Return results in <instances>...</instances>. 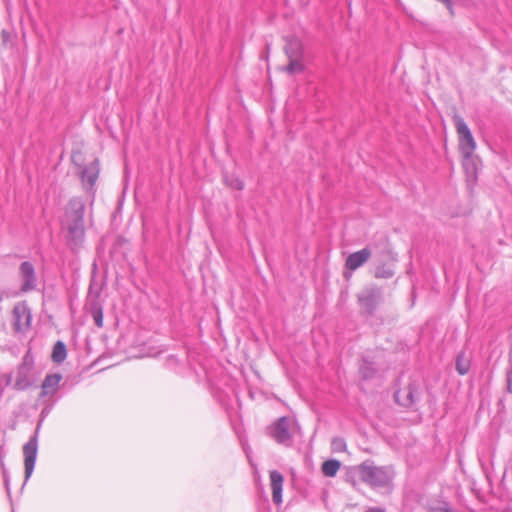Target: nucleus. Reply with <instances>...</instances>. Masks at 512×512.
<instances>
[{"mask_svg":"<svg viewBox=\"0 0 512 512\" xmlns=\"http://www.w3.org/2000/svg\"><path fill=\"white\" fill-rule=\"evenodd\" d=\"M67 356L66 346L62 341H57L53 347L52 360L55 363H62Z\"/></svg>","mask_w":512,"mask_h":512,"instance_id":"20","label":"nucleus"},{"mask_svg":"<svg viewBox=\"0 0 512 512\" xmlns=\"http://www.w3.org/2000/svg\"><path fill=\"white\" fill-rule=\"evenodd\" d=\"M20 276L22 280V291L28 292L36 288L37 278L35 275V269L31 263L25 261L21 264Z\"/></svg>","mask_w":512,"mask_h":512,"instance_id":"11","label":"nucleus"},{"mask_svg":"<svg viewBox=\"0 0 512 512\" xmlns=\"http://www.w3.org/2000/svg\"><path fill=\"white\" fill-rule=\"evenodd\" d=\"M270 482L273 502L279 505L282 503V489L284 478L280 472L273 470L270 472Z\"/></svg>","mask_w":512,"mask_h":512,"instance_id":"14","label":"nucleus"},{"mask_svg":"<svg viewBox=\"0 0 512 512\" xmlns=\"http://www.w3.org/2000/svg\"><path fill=\"white\" fill-rule=\"evenodd\" d=\"M350 477H356L374 490L391 488L394 470L391 466H377L373 461L367 460L354 466Z\"/></svg>","mask_w":512,"mask_h":512,"instance_id":"2","label":"nucleus"},{"mask_svg":"<svg viewBox=\"0 0 512 512\" xmlns=\"http://www.w3.org/2000/svg\"><path fill=\"white\" fill-rule=\"evenodd\" d=\"M5 485H6L7 490H9V483H8V479H5Z\"/></svg>","mask_w":512,"mask_h":512,"instance_id":"29","label":"nucleus"},{"mask_svg":"<svg viewBox=\"0 0 512 512\" xmlns=\"http://www.w3.org/2000/svg\"><path fill=\"white\" fill-rule=\"evenodd\" d=\"M225 184L235 190H242L244 188V182L234 174L224 175Z\"/></svg>","mask_w":512,"mask_h":512,"instance_id":"23","label":"nucleus"},{"mask_svg":"<svg viewBox=\"0 0 512 512\" xmlns=\"http://www.w3.org/2000/svg\"><path fill=\"white\" fill-rule=\"evenodd\" d=\"M395 273L394 258H390L388 261L377 265L374 270V276L376 278H391Z\"/></svg>","mask_w":512,"mask_h":512,"instance_id":"16","label":"nucleus"},{"mask_svg":"<svg viewBox=\"0 0 512 512\" xmlns=\"http://www.w3.org/2000/svg\"><path fill=\"white\" fill-rule=\"evenodd\" d=\"M365 512H385V511L381 508L373 507V508L367 509Z\"/></svg>","mask_w":512,"mask_h":512,"instance_id":"28","label":"nucleus"},{"mask_svg":"<svg viewBox=\"0 0 512 512\" xmlns=\"http://www.w3.org/2000/svg\"><path fill=\"white\" fill-rule=\"evenodd\" d=\"M29 386V382L26 381V380H22V379H17L15 384H14V387L15 389L17 390H24L26 389L27 387Z\"/></svg>","mask_w":512,"mask_h":512,"instance_id":"26","label":"nucleus"},{"mask_svg":"<svg viewBox=\"0 0 512 512\" xmlns=\"http://www.w3.org/2000/svg\"><path fill=\"white\" fill-rule=\"evenodd\" d=\"M331 448L334 452H343L346 450V442L341 437H335L331 442Z\"/></svg>","mask_w":512,"mask_h":512,"instance_id":"25","label":"nucleus"},{"mask_svg":"<svg viewBox=\"0 0 512 512\" xmlns=\"http://www.w3.org/2000/svg\"><path fill=\"white\" fill-rule=\"evenodd\" d=\"M62 375L59 373L48 374L41 385L40 398L52 397L58 391Z\"/></svg>","mask_w":512,"mask_h":512,"instance_id":"12","label":"nucleus"},{"mask_svg":"<svg viewBox=\"0 0 512 512\" xmlns=\"http://www.w3.org/2000/svg\"><path fill=\"white\" fill-rule=\"evenodd\" d=\"M368 258H347L346 260V269L343 272V275L346 280H349L352 276V272L362 266Z\"/></svg>","mask_w":512,"mask_h":512,"instance_id":"18","label":"nucleus"},{"mask_svg":"<svg viewBox=\"0 0 512 512\" xmlns=\"http://www.w3.org/2000/svg\"><path fill=\"white\" fill-rule=\"evenodd\" d=\"M359 372L364 379H369L373 376L375 369L371 363L363 359Z\"/></svg>","mask_w":512,"mask_h":512,"instance_id":"24","label":"nucleus"},{"mask_svg":"<svg viewBox=\"0 0 512 512\" xmlns=\"http://www.w3.org/2000/svg\"><path fill=\"white\" fill-rule=\"evenodd\" d=\"M284 70L289 74L300 73L304 70L302 58H290L288 65Z\"/></svg>","mask_w":512,"mask_h":512,"instance_id":"22","label":"nucleus"},{"mask_svg":"<svg viewBox=\"0 0 512 512\" xmlns=\"http://www.w3.org/2000/svg\"><path fill=\"white\" fill-rule=\"evenodd\" d=\"M340 466H341L340 461H338L336 459L326 460L322 464V468H321L322 473L326 477H334L337 474V472L339 471Z\"/></svg>","mask_w":512,"mask_h":512,"instance_id":"19","label":"nucleus"},{"mask_svg":"<svg viewBox=\"0 0 512 512\" xmlns=\"http://www.w3.org/2000/svg\"><path fill=\"white\" fill-rule=\"evenodd\" d=\"M100 295L101 288L91 283L89 287L86 307L98 328L103 326V306L100 302Z\"/></svg>","mask_w":512,"mask_h":512,"instance_id":"7","label":"nucleus"},{"mask_svg":"<svg viewBox=\"0 0 512 512\" xmlns=\"http://www.w3.org/2000/svg\"><path fill=\"white\" fill-rule=\"evenodd\" d=\"M421 385L418 381H411L409 384L396 391L395 400L402 406H412L420 397Z\"/></svg>","mask_w":512,"mask_h":512,"instance_id":"10","label":"nucleus"},{"mask_svg":"<svg viewBox=\"0 0 512 512\" xmlns=\"http://www.w3.org/2000/svg\"><path fill=\"white\" fill-rule=\"evenodd\" d=\"M383 298L382 290L374 285L366 286L358 294V302L361 309L367 314H372Z\"/></svg>","mask_w":512,"mask_h":512,"instance_id":"6","label":"nucleus"},{"mask_svg":"<svg viewBox=\"0 0 512 512\" xmlns=\"http://www.w3.org/2000/svg\"><path fill=\"white\" fill-rule=\"evenodd\" d=\"M458 136L459 153H473L476 150V141L465 121L457 114L453 116Z\"/></svg>","mask_w":512,"mask_h":512,"instance_id":"5","label":"nucleus"},{"mask_svg":"<svg viewBox=\"0 0 512 512\" xmlns=\"http://www.w3.org/2000/svg\"><path fill=\"white\" fill-rule=\"evenodd\" d=\"M284 50L288 59L303 58V45L301 40L297 37H287Z\"/></svg>","mask_w":512,"mask_h":512,"instance_id":"15","label":"nucleus"},{"mask_svg":"<svg viewBox=\"0 0 512 512\" xmlns=\"http://www.w3.org/2000/svg\"><path fill=\"white\" fill-rule=\"evenodd\" d=\"M471 366V355L465 351L460 352L456 356L455 368L460 375H465L469 372Z\"/></svg>","mask_w":512,"mask_h":512,"instance_id":"17","label":"nucleus"},{"mask_svg":"<svg viewBox=\"0 0 512 512\" xmlns=\"http://www.w3.org/2000/svg\"><path fill=\"white\" fill-rule=\"evenodd\" d=\"M99 175L98 161L94 160L81 171V180L86 189L94 186Z\"/></svg>","mask_w":512,"mask_h":512,"instance_id":"13","label":"nucleus"},{"mask_svg":"<svg viewBox=\"0 0 512 512\" xmlns=\"http://www.w3.org/2000/svg\"><path fill=\"white\" fill-rule=\"evenodd\" d=\"M13 328L16 332H25L31 325L32 315L26 302L17 303L12 311Z\"/></svg>","mask_w":512,"mask_h":512,"instance_id":"9","label":"nucleus"},{"mask_svg":"<svg viewBox=\"0 0 512 512\" xmlns=\"http://www.w3.org/2000/svg\"><path fill=\"white\" fill-rule=\"evenodd\" d=\"M84 213L83 200L74 197L68 201L61 220L62 229L66 232L69 243L74 247L79 246L85 237Z\"/></svg>","mask_w":512,"mask_h":512,"instance_id":"1","label":"nucleus"},{"mask_svg":"<svg viewBox=\"0 0 512 512\" xmlns=\"http://www.w3.org/2000/svg\"><path fill=\"white\" fill-rule=\"evenodd\" d=\"M51 407H46L41 411L40 421L36 427L34 435L30 437L28 442L23 446L24 454V467H25V482L31 477L38 452V434L41 427V423L44 418L50 413Z\"/></svg>","mask_w":512,"mask_h":512,"instance_id":"3","label":"nucleus"},{"mask_svg":"<svg viewBox=\"0 0 512 512\" xmlns=\"http://www.w3.org/2000/svg\"><path fill=\"white\" fill-rule=\"evenodd\" d=\"M461 162L466 175L468 187L472 190L478 181L481 160L473 153H461Z\"/></svg>","mask_w":512,"mask_h":512,"instance_id":"8","label":"nucleus"},{"mask_svg":"<svg viewBox=\"0 0 512 512\" xmlns=\"http://www.w3.org/2000/svg\"><path fill=\"white\" fill-rule=\"evenodd\" d=\"M127 248H128V242L118 236L114 239V242H113V247L112 249L110 250V256H115V255H125L127 253Z\"/></svg>","mask_w":512,"mask_h":512,"instance_id":"21","label":"nucleus"},{"mask_svg":"<svg viewBox=\"0 0 512 512\" xmlns=\"http://www.w3.org/2000/svg\"><path fill=\"white\" fill-rule=\"evenodd\" d=\"M294 426L295 421L292 418L283 416L269 427V434L278 444L291 446Z\"/></svg>","mask_w":512,"mask_h":512,"instance_id":"4","label":"nucleus"},{"mask_svg":"<svg viewBox=\"0 0 512 512\" xmlns=\"http://www.w3.org/2000/svg\"><path fill=\"white\" fill-rule=\"evenodd\" d=\"M372 253H373V251L370 250L369 248H364V249L359 250L357 252L351 253L349 256H357V257H360V256H371Z\"/></svg>","mask_w":512,"mask_h":512,"instance_id":"27","label":"nucleus"}]
</instances>
